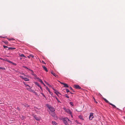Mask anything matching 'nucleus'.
Masks as SVG:
<instances>
[{
    "instance_id": "nucleus-46",
    "label": "nucleus",
    "mask_w": 125,
    "mask_h": 125,
    "mask_svg": "<svg viewBox=\"0 0 125 125\" xmlns=\"http://www.w3.org/2000/svg\"><path fill=\"white\" fill-rule=\"evenodd\" d=\"M46 83L48 85V84H49V83H47V82H46Z\"/></svg>"
},
{
    "instance_id": "nucleus-27",
    "label": "nucleus",
    "mask_w": 125,
    "mask_h": 125,
    "mask_svg": "<svg viewBox=\"0 0 125 125\" xmlns=\"http://www.w3.org/2000/svg\"><path fill=\"white\" fill-rule=\"evenodd\" d=\"M46 105L47 106V107L49 108V107H51V106L50 105L48 104H47Z\"/></svg>"
},
{
    "instance_id": "nucleus-12",
    "label": "nucleus",
    "mask_w": 125,
    "mask_h": 125,
    "mask_svg": "<svg viewBox=\"0 0 125 125\" xmlns=\"http://www.w3.org/2000/svg\"><path fill=\"white\" fill-rule=\"evenodd\" d=\"M63 85H64V87H69V86L66 83H64L63 84Z\"/></svg>"
},
{
    "instance_id": "nucleus-2",
    "label": "nucleus",
    "mask_w": 125,
    "mask_h": 125,
    "mask_svg": "<svg viewBox=\"0 0 125 125\" xmlns=\"http://www.w3.org/2000/svg\"><path fill=\"white\" fill-rule=\"evenodd\" d=\"M65 110V111L66 112L70 114L71 116L72 117V113L70 110L69 109H67L65 108H63Z\"/></svg>"
},
{
    "instance_id": "nucleus-60",
    "label": "nucleus",
    "mask_w": 125,
    "mask_h": 125,
    "mask_svg": "<svg viewBox=\"0 0 125 125\" xmlns=\"http://www.w3.org/2000/svg\"><path fill=\"white\" fill-rule=\"evenodd\" d=\"M7 43V42H5V43Z\"/></svg>"
},
{
    "instance_id": "nucleus-61",
    "label": "nucleus",
    "mask_w": 125,
    "mask_h": 125,
    "mask_svg": "<svg viewBox=\"0 0 125 125\" xmlns=\"http://www.w3.org/2000/svg\"><path fill=\"white\" fill-rule=\"evenodd\" d=\"M70 93H71V94H72V93H71V92H70Z\"/></svg>"
},
{
    "instance_id": "nucleus-51",
    "label": "nucleus",
    "mask_w": 125,
    "mask_h": 125,
    "mask_svg": "<svg viewBox=\"0 0 125 125\" xmlns=\"http://www.w3.org/2000/svg\"><path fill=\"white\" fill-rule=\"evenodd\" d=\"M36 95H37V93L35 92V93H34Z\"/></svg>"
},
{
    "instance_id": "nucleus-3",
    "label": "nucleus",
    "mask_w": 125,
    "mask_h": 125,
    "mask_svg": "<svg viewBox=\"0 0 125 125\" xmlns=\"http://www.w3.org/2000/svg\"><path fill=\"white\" fill-rule=\"evenodd\" d=\"M52 115L54 118L55 120H57L58 119V117L56 115L55 113H53L51 114Z\"/></svg>"
},
{
    "instance_id": "nucleus-19",
    "label": "nucleus",
    "mask_w": 125,
    "mask_h": 125,
    "mask_svg": "<svg viewBox=\"0 0 125 125\" xmlns=\"http://www.w3.org/2000/svg\"><path fill=\"white\" fill-rule=\"evenodd\" d=\"M29 91L30 92H32L34 93H35V91L32 89H30Z\"/></svg>"
},
{
    "instance_id": "nucleus-22",
    "label": "nucleus",
    "mask_w": 125,
    "mask_h": 125,
    "mask_svg": "<svg viewBox=\"0 0 125 125\" xmlns=\"http://www.w3.org/2000/svg\"><path fill=\"white\" fill-rule=\"evenodd\" d=\"M39 81L40 82H41V83H42V84L43 83V82L41 79H39Z\"/></svg>"
},
{
    "instance_id": "nucleus-47",
    "label": "nucleus",
    "mask_w": 125,
    "mask_h": 125,
    "mask_svg": "<svg viewBox=\"0 0 125 125\" xmlns=\"http://www.w3.org/2000/svg\"><path fill=\"white\" fill-rule=\"evenodd\" d=\"M42 84H43L44 86H46L45 85L44 83H42Z\"/></svg>"
},
{
    "instance_id": "nucleus-8",
    "label": "nucleus",
    "mask_w": 125,
    "mask_h": 125,
    "mask_svg": "<svg viewBox=\"0 0 125 125\" xmlns=\"http://www.w3.org/2000/svg\"><path fill=\"white\" fill-rule=\"evenodd\" d=\"M35 119L37 120L38 121L39 120V118L38 117H37L35 115H33Z\"/></svg>"
},
{
    "instance_id": "nucleus-56",
    "label": "nucleus",
    "mask_w": 125,
    "mask_h": 125,
    "mask_svg": "<svg viewBox=\"0 0 125 125\" xmlns=\"http://www.w3.org/2000/svg\"><path fill=\"white\" fill-rule=\"evenodd\" d=\"M56 99L58 101V99L57 98H56Z\"/></svg>"
},
{
    "instance_id": "nucleus-23",
    "label": "nucleus",
    "mask_w": 125,
    "mask_h": 125,
    "mask_svg": "<svg viewBox=\"0 0 125 125\" xmlns=\"http://www.w3.org/2000/svg\"><path fill=\"white\" fill-rule=\"evenodd\" d=\"M0 69H2L3 70H5V68H3L2 67H0Z\"/></svg>"
},
{
    "instance_id": "nucleus-28",
    "label": "nucleus",
    "mask_w": 125,
    "mask_h": 125,
    "mask_svg": "<svg viewBox=\"0 0 125 125\" xmlns=\"http://www.w3.org/2000/svg\"><path fill=\"white\" fill-rule=\"evenodd\" d=\"M31 87H30H30H29V88H27V89L29 91H30V90L31 88Z\"/></svg>"
},
{
    "instance_id": "nucleus-48",
    "label": "nucleus",
    "mask_w": 125,
    "mask_h": 125,
    "mask_svg": "<svg viewBox=\"0 0 125 125\" xmlns=\"http://www.w3.org/2000/svg\"><path fill=\"white\" fill-rule=\"evenodd\" d=\"M43 96L44 97H45V98H46V97H45V95H44H44H43Z\"/></svg>"
},
{
    "instance_id": "nucleus-36",
    "label": "nucleus",
    "mask_w": 125,
    "mask_h": 125,
    "mask_svg": "<svg viewBox=\"0 0 125 125\" xmlns=\"http://www.w3.org/2000/svg\"><path fill=\"white\" fill-rule=\"evenodd\" d=\"M22 75H25V74L23 73H20Z\"/></svg>"
},
{
    "instance_id": "nucleus-5",
    "label": "nucleus",
    "mask_w": 125,
    "mask_h": 125,
    "mask_svg": "<svg viewBox=\"0 0 125 125\" xmlns=\"http://www.w3.org/2000/svg\"><path fill=\"white\" fill-rule=\"evenodd\" d=\"M74 88L76 89H80L81 88L77 84L75 85L74 86Z\"/></svg>"
},
{
    "instance_id": "nucleus-49",
    "label": "nucleus",
    "mask_w": 125,
    "mask_h": 125,
    "mask_svg": "<svg viewBox=\"0 0 125 125\" xmlns=\"http://www.w3.org/2000/svg\"><path fill=\"white\" fill-rule=\"evenodd\" d=\"M60 83L62 84H64V83L60 82Z\"/></svg>"
},
{
    "instance_id": "nucleus-55",
    "label": "nucleus",
    "mask_w": 125,
    "mask_h": 125,
    "mask_svg": "<svg viewBox=\"0 0 125 125\" xmlns=\"http://www.w3.org/2000/svg\"><path fill=\"white\" fill-rule=\"evenodd\" d=\"M95 102L96 103H97V102H96V101H95Z\"/></svg>"
},
{
    "instance_id": "nucleus-35",
    "label": "nucleus",
    "mask_w": 125,
    "mask_h": 125,
    "mask_svg": "<svg viewBox=\"0 0 125 125\" xmlns=\"http://www.w3.org/2000/svg\"><path fill=\"white\" fill-rule=\"evenodd\" d=\"M20 77L21 78H22L23 79V78H24V77L23 76H20Z\"/></svg>"
},
{
    "instance_id": "nucleus-37",
    "label": "nucleus",
    "mask_w": 125,
    "mask_h": 125,
    "mask_svg": "<svg viewBox=\"0 0 125 125\" xmlns=\"http://www.w3.org/2000/svg\"><path fill=\"white\" fill-rule=\"evenodd\" d=\"M39 87H40L41 89L42 90V87H41V86L40 85H39Z\"/></svg>"
},
{
    "instance_id": "nucleus-52",
    "label": "nucleus",
    "mask_w": 125,
    "mask_h": 125,
    "mask_svg": "<svg viewBox=\"0 0 125 125\" xmlns=\"http://www.w3.org/2000/svg\"><path fill=\"white\" fill-rule=\"evenodd\" d=\"M93 98L94 99V101H95V99L94 98V97H93Z\"/></svg>"
},
{
    "instance_id": "nucleus-18",
    "label": "nucleus",
    "mask_w": 125,
    "mask_h": 125,
    "mask_svg": "<svg viewBox=\"0 0 125 125\" xmlns=\"http://www.w3.org/2000/svg\"><path fill=\"white\" fill-rule=\"evenodd\" d=\"M110 104L112 106H113V108H116V106L114 104H112L111 103H110Z\"/></svg>"
},
{
    "instance_id": "nucleus-17",
    "label": "nucleus",
    "mask_w": 125,
    "mask_h": 125,
    "mask_svg": "<svg viewBox=\"0 0 125 125\" xmlns=\"http://www.w3.org/2000/svg\"><path fill=\"white\" fill-rule=\"evenodd\" d=\"M23 79L25 81H29V79H28V78H23Z\"/></svg>"
},
{
    "instance_id": "nucleus-11",
    "label": "nucleus",
    "mask_w": 125,
    "mask_h": 125,
    "mask_svg": "<svg viewBox=\"0 0 125 125\" xmlns=\"http://www.w3.org/2000/svg\"><path fill=\"white\" fill-rule=\"evenodd\" d=\"M52 88L54 90V91H55V93L56 94H57V95H58V94H60V93H59V92H58L57 91H56L54 89V88Z\"/></svg>"
},
{
    "instance_id": "nucleus-6",
    "label": "nucleus",
    "mask_w": 125,
    "mask_h": 125,
    "mask_svg": "<svg viewBox=\"0 0 125 125\" xmlns=\"http://www.w3.org/2000/svg\"><path fill=\"white\" fill-rule=\"evenodd\" d=\"M49 109L52 112H54L55 110L54 108L53 107H49Z\"/></svg>"
},
{
    "instance_id": "nucleus-29",
    "label": "nucleus",
    "mask_w": 125,
    "mask_h": 125,
    "mask_svg": "<svg viewBox=\"0 0 125 125\" xmlns=\"http://www.w3.org/2000/svg\"><path fill=\"white\" fill-rule=\"evenodd\" d=\"M3 47H4V48H9L7 46H5V45H3Z\"/></svg>"
},
{
    "instance_id": "nucleus-40",
    "label": "nucleus",
    "mask_w": 125,
    "mask_h": 125,
    "mask_svg": "<svg viewBox=\"0 0 125 125\" xmlns=\"http://www.w3.org/2000/svg\"><path fill=\"white\" fill-rule=\"evenodd\" d=\"M12 63L14 65H16V64L15 63H13L12 62V63Z\"/></svg>"
},
{
    "instance_id": "nucleus-15",
    "label": "nucleus",
    "mask_w": 125,
    "mask_h": 125,
    "mask_svg": "<svg viewBox=\"0 0 125 125\" xmlns=\"http://www.w3.org/2000/svg\"><path fill=\"white\" fill-rule=\"evenodd\" d=\"M52 123L53 125H58V124L54 121H52Z\"/></svg>"
},
{
    "instance_id": "nucleus-9",
    "label": "nucleus",
    "mask_w": 125,
    "mask_h": 125,
    "mask_svg": "<svg viewBox=\"0 0 125 125\" xmlns=\"http://www.w3.org/2000/svg\"><path fill=\"white\" fill-rule=\"evenodd\" d=\"M46 89L49 92L50 94H52V93L50 92L49 89L48 88L47 86H46Z\"/></svg>"
},
{
    "instance_id": "nucleus-59",
    "label": "nucleus",
    "mask_w": 125,
    "mask_h": 125,
    "mask_svg": "<svg viewBox=\"0 0 125 125\" xmlns=\"http://www.w3.org/2000/svg\"><path fill=\"white\" fill-rule=\"evenodd\" d=\"M39 85H38V86L39 87Z\"/></svg>"
},
{
    "instance_id": "nucleus-13",
    "label": "nucleus",
    "mask_w": 125,
    "mask_h": 125,
    "mask_svg": "<svg viewBox=\"0 0 125 125\" xmlns=\"http://www.w3.org/2000/svg\"><path fill=\"white\" fill-rule=\"evenodd\" d=\"M51 73L55 77H57V76L56 75L55 73H53L52 72H51Z\"/></svg>"
},
{
    "instance_id": "nucleus-38",
    "label": "nucleus",
    "mask_w": 125,
    "mask_h": 125,
    "mask_svg": "<svg viewBox=\"0 0 125 125\" xmlns=\"http://www.w3.org/2000/svg\"><path fill=\"white\" fill-rule=\"evenodd\" d=\"M31 57L32 58H33L34 57V56L33 55H31Z\"/></svg>"
},
{
    "instance_id": "nucleus-39",
    "label": "nucleus",
    "mask_w": 125,
    "mask_h": 125,
    "mask_svg": "<svg viewBox=\"0 0 125 125\" xmlns=\"http://www.w3.org/2000/svg\"><path fill=\"white\" fill-rule=\"evenodd\" d=\"M27 57H28V58H30V57H31V55H29V56H27Z\"/></svg>"
},
{
    "instance_id": "nucleus-20",
    "label": "nucleus",
    "mask_w": 125,
    "mask_h": 125,
    "mask_svg": "<svg viewBox=\"0 0 125 125\" xmlns=\"http://www.w3.org/2000/svg\"><path fill=\"white\" fill-rule=\"evenodd\" d=\"M20 56L21 57H26L23 54H21L20 55Z\"/></svg>"
},
{
    "instance_id": "nucleus-42",
    "label": "nucleus",
    "mask_w": 125,
    "mask_h": 125,
    "mask_svg": "<svg viewBox=\"0 0 125 125\" xmlns=\"http://www.w3.org/2000/svg\"><path fill=\"white\" fill-rule=\"evenodd\" d=\"M39 110V109L37 108H36V109H35V110L36 111H38Z\"/></svg>"
},
{
    "instance_id": "nucleus-41",
    "label": "nucleus",
    "mask_w": 125,
    "mask_h": 125,
    "mask_svg": "<svg viewBox=\"0 0 125 125\" xmlns=\"http://www.w3.org/2000/svg\"><path fill=\"white\" fill-rule=\"evenodd\" d=\"M48 86L49 87H51L52 86H51L50 84H48Z\"/></svg>"
},
{
    "instance_id": "nucleus-32",
    "label": "nucleus",
    "mask_w": 125,
    "mask_h": 125,
    "mask_svg": "<svg viewBox=\"0 0 125 125\" xmlns=\"http://www.w3.org/2000/svg\"><path fill=\"white\" fill-rule=\"evenodd\" d=\"M70 104L72 106H73V102H70Z\"/></svg>"
},
{
    "instance_id": "nucleus-26",
    "label": "nucleus",
    "mask_w": 125,
    "mask_h": 125,
    "mask_svg": "<svg viewBox=\"0 0 125 125\" xmlns=\"http://www.w3.org/2000/svg\"><path fill=\"white\" fill-rule=\"evenodd\" d=\"M64 95L66 97H67L68 98H69V97L67 94H65Z\"/></svg>"
},
{
    "instance_id": "nucleus-24",
    "label": "nucleus",
    "mask_w": 125,
    "mask_h": 125,
    "mask_svg": "<svg viewBox=\"0 0 125 125\" xmlns=\"http://www.w3.org/2000/svg\"><path fill=\"white\" fill-rule=\"evenodd\" d=\"M7 39L9 41H11V40H14V39L13 38L12 39H9V38H7Z\"/></svg>"
},
{
    "instance_id": "nucleus-31",
    "label": "nucleus",
    "mask_w": 125,
    "mask_h": 125,
    "mask_svg": "<svg viewBox=\"0 0 125 125\" xmlns=\"http://www.w3.org/2000/svg\"><path fill=\"white\" fill-rule=\"evenodd\" d=\"M66 91L67 93H68L70 92L69 90L68 89H66Z\"/></svg>"
},
{
    "instance_id": "nucleus-30",
    "label": "nucleus",
    "mask_w": 125,
    "mask_h": 125,
    "mask_svg": "<svg viewBox=\"0 0 125 125\" xmlns=\"http://www.w3.org/2000/svg\"><path fill=\"white\" fill-rule=\"evenodd\" d=\"M29 70L31 71V72L32 73H31L32 74V75H33V71L31 70Z\"/></svg>"
},
{
    "instance_id": "nucleus-25",
    "label": "nucleus",
    "mask_w": 125,
    "mask_h": 125,
    "mask_svg": "<svg viewBox=\"0 0 125 125\" xmlns=\"http://www.w3.org/2000/svg\"><path fill=\"white\" fill-rule=\"evenodd\" d=\"M23 83L25 85V86L26 87L27 86H29V87H30V86L29 85L26 84H25V82H23Z\"/></svg>"
},
{
    "instance_id": "nucleus-58",
    "label": "nucleus",
    "mask_w": 125,
    "mask_h": 125,
    "mask_svg": "<svg viewBox=\"0 0 125 125\" xmlns=\"http://www.w3.org/2000/svg\"><path fill=\"white\" fill-rule=\"evenodd\" d=\"M46 83V82L45 81H44Z\"/></svg>"
},
{
    "instance_id": "nucleus-33",
    "label": "nucleus",
    "mask_w": 125,
    "mask_h": 125,
    "mask_svg": "<svg viewBox=\"0 0 125 125\" xmlns=\"http://www.w3.org/2000/svg\"><path fill=\"white\" fill-rule=\"evenodd\" d=\"M23 67L25 68V69H28L29 70H30V69H29L27 67H26V66H23Z\"/></svg>"
},
{
    "instance_id": "nucleus-34",
    "label": "nucleus",
    "mask_w": 125,
    "mask_h": 125,
    "mask_svg": "<svg viewBox=\"0 0 125 125\" xmlns=\"http://www.w3.org/2000/svg\"><path fill=\"white\" fill-rule=\"evenodd\" d=\"M7 61L8 62H10V63H12V62H11L10 61V60H7Z\"/></svg>"
},
{
    "instance_id": "nucleus-14",
    "label": "nucleus",
    "mask_w": 125,
    "mask_h": 125,
    "mask_svg": "<svg viewBox=\"0 0 125 125\" xmlns=\"http://www.w3.org/2000/svg\"><path fill=\"white\" fill-rule=\"evenodd\" d=\"M15 48H12V47H9L8 48V50H15Z\"/></svg>"
},
{
    "instance_id": "nucleus-45",
    "label": "nucleus",
    "mask_w": 125,
    "mask_h": 125,
    "mask_svg": "<svg viewBox=\"0 0 125 125\" xmlns=\"http://www.w3.org/2000/svg\"><path fill=\"white\" fill-rule=\"evenodd\" d=\"M70 89L71 90H73V89L71 87H70Z\"/></svg>"
},
{
    "instance_id": "nucleus-21",
    "label": "nucleus",
    "mask_w": 125,
    "mask_h": 125,
    "mask_svg": "<svg viewBox=\"0 0 125 125\" xmlns=\"http://www.w3.org/2000/svg\"><path fill=\"white\" fill-rule=\"evenodd\" d=\"M79 118L80 119L83 120V117H82V116H81L80 115V116H79Z\"/></svg>"
},
{
    "instance_id": "nucleus-43",
    "label": "nucleus",
    "mask_w": 125,
    "mask_h": 125,
    "mask_svg": "<svg viewBox=\"0 0 125 125\" xmlns=\"http://www.w3.org/2000/svg\"><path fill=\"white\" fill-rule=\"evenodd\" d=\"M17 109L19 111H20V109L18 107H17Z\"/></svg>"
},
{
    "instance_id": "nucleus-4",
    "label": "nucleus",
    "mask_w": 125,
    "mask_h": 125,
    "mask_svg": "<svg viewBox=\"0 0 125 125\" xmlns=\"http://www.w3.org/2000/svg\"><path fill=\"white\" fill-rule=\"evenodd\" d=\"M93 113H91L89 117V119L90 120H92V119L94 118V116L93 115Z\"/></svg>"
},
{
    "instance_id": "nucleus-50",
    "label": "nucleus",
    "mask_w": 125,
    "mask_h": 125,
    "mask_svg": "<svg viewBox=\"0 0 125 125\" xmlns=\"http://www.w3.org/2000/svg\"><path fill=\"white\" fill-rule=\"evenodd\" d=\"M0 59L1 60H4L3 59H2L1 58H0Z\"/></svg>"
},
{
    "instance_id": "nucleus-53",
    "label": "nucleus",
    "mask_w": 125,
    "mask_h": 125,
    "mask_svg": "<svg viewBox=\"0 0 125 125\" xmlns=\"http://www.w3.org/2000/svg\"><path fill=\"white\" fill-rule=\"evenodd\" d=\"M41 94H42V95H44V94H43V93H41Z\"/></svg>"
},
{
    "instance_id": "nucleus-44",
    "label": "nucleus",
    "mask_w": 125,
    "mask_h": 125,
    "mask_svg": "<svg viewBox=\"0 0 125 125\" xmlns=\"http://www.w3.org/2000/svg\"><path fill=\"white\" fill-rule=\"evenodd\" d=\"M42 63H43V64H45V63L44 62V61H42Z\"/></svg>"
},
{
    "instance_id": "nucleus-16",
    "label": "nucleus",
    "mask_w": 125,
    "mask_h": 125,
    "mask_svg": "<svg viewBox=\"0 0 125 125\" xmlns=\"http://www.w3.org/2000/svg\"><path fill=\"white\" fill-rule=\"evenodd\" d=\"M20 117L21 119H23L25 118V117L23 115H20Z\"/></svg>"
},
{
    "instance_id": "nucleus-57",
    "label": "nucleus",
    "mask_w": 125,
    "mask_h": 125,
    "mask_svg": "<svg viewBox=\"0 0 125 125\" xmlns=\"http://www.w3.org/2000/svg\"><path fill=\"white\" fill-rule=\"evenodd\" d=\"M124 118L125 119V117H124Z\"/></svg>"
},
{
    "instance_id": "nucleus-10",
    "label": "nucleus",
    "mask_w": 125,
    "mask_h": 125,
    "mask_svg": "<svg viewBox=\"0 0 125 125\" xmlns=\"http://www.w3.org/2000/svg\"><path fill=\"white\" fill-rule=\"evenodd\" d=\"M103 99H104V101L106 102L107 103H108L110 104V103L105 98H103Z\"/></svg>"
},
{
    "instance_id": "nucleus-1",
    "label": "nucleus",
    "mask_w": 125,
    "mask_h": 125,
    "mask_svg": "<svg viewBox=\"0 0 125 125\" xmlns=\"http://www.w3.org/2000/svg\"><path fill=\"white\" fill-rule=\"evenodd\" d=\"M69 121V119L67 118H65L63 119V122L65 125H69L68 123Z\"/></svg>"
},
{
    "instance_id": "nucleus-7",
    "label": "nucleus",
    "mask_w": 125,
    "mask_h": 125,
    "mask_svg": "<svg viewBox=\"0 0 125 125\" xmlns=\"http://www.w3.org/2000/svg\"><path fill=\"white\" fill-rule=\"evenodd\" d=\"M42 67L43 68V70H44L46 72H48V70L47 69V68L46 67L44 66H42Z\"/></svg>"
},
{
    "instance_id": "nucleus-54",
    "label": "nucleus",
    "mask_w": 125,
    "mask_h": 125,
    "mask_svg": "<svg viewBox=\"0 0 125 125\" xmlns=\"http://www.w3.org/2000/svg\"><path fill=\"white\" fill-rule=\"evenodd\" d=\"M116 108V109H118V110H119V109L118 108Z\"/></svg>"
}]
</instances>
